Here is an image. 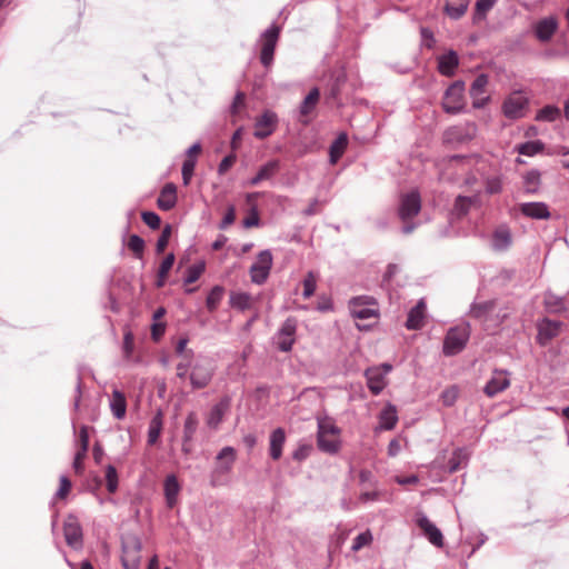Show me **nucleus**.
Wrapping results in <instances>:
<instances>
[{
	"instance_id": "1",
	"label": "nucleus",
	"mask_w": 569,
	"mask_h": 569,
	"mask_svg": "<svg viewBox=\"0 0 569 569\" xmlns=\"http://www.w3.org/2000/svg\"><path fill=\"white\" fill-rule=\"evenodd\" d=\"M470 335L471 327L469 322H462L458 326L451 327L443 339V355L452 357L460 353L466 348Z\"/></svg>"
},
{
	"instance_id": "2",
	"label": "nucleus",
	"mask_w": 569,
	"mask_h": 569,
	"mask_svg": "<svg viewBox=\"0 0 569 569\" xmlns=\"http://www.w3.org/2000/svg\"><path fill=\"white\" fill-rule=\"evenodd\" d=\"M281 33V26L272 22L260 36L261 50L260 62L263 67L269 68L273 63V57L277 43Z\"/></svg>"
},
{
	"instance_id": "3",
	"label": "nucleus",
	"mask_w": 569,
	"mask_h": 569,
	"mask_svg": "<svg viewBox=\"0 0 569 569\" xmlns=\"http://www.w3.org/2000/svg\"><path fill=\"white\" fill-rule=\"evenodd\" d=\"M441 107L448 114H458L465 110V82L456 80L445 91Z\"/></svg>"
},
{
	"instance_id": "4",
	"label": "nucleus",
	"mask_w": 569,
	"mask_h": 569,
	"mask_svg": "<svg viewBox=\"0 0 569 569\" xmlns=\"http://www.w3.org/2000/svg\"><path fill=\"white\" fill-rule=\"evenodd\" d=\"M477 126L475 122H463L447 128L442 134V141L447 146H461L476 138Z\"/></svg>"
},
{
	"instance_id": "5",
	"label": "nucleus",
	"mask_w": 569,
	"mask_h": 569,
	"mask_svg": "<svg viewBox=\"0 0 569 569\" xmlns=\"http://www.w3.org/2000/svg\"><path fill=\"white\" fill-rule=\"evenodd\" d=\"M214 375V367L207 358H199L191 365L189 373L190 385L193 390L209 386Z\"/></svg>"
},
{
	"instance_id": "6",
	"label": "nucleus",
	"mask_w": 569,
	"mask_h": 569,
	"mask_svg": "<svg viewBox=\"0 0 569 569\" xmlns=\"http://www.w3.org/2000/svg\"><path fill=\"white\" fill-rule=\"evenodd\" d=\"M298 321L295 317H288L273 337L277 349L281 352H290L296 342Z\"/></svg>"
},
{
	"instance_id": "7",
	"label": "nucleus",
	"mask_w": 569,
	"mask_h": 569,
	"mask_svg": "<svg viewBox=\"0 0 569 569\" xmlns=\"http://www.w3.org/2000/svg\"><path fill=\"white\" fill-rule=\"evenodd\" d=\"M377 300L371 296L353 297L349 301L350 313L356 319H370L379 316Z\"/></svg>"
},
{
	"instance_id": "8",
	"label": "nucleus",
	"mask_w": 569,
	"mask_h": 569,
	"mask_svg": "<svg viewBox=\"0 0 569 569\" xmlns=\"http://www.w3.org/2000/svg\"><path fill=\"white\" fill-rule=\"evenodd\" d=\"M272 253L269 249L258 253L257 262L252 263L249 269L250 279L256 284H263L270 274L272 268Z\"/></svg>"
},
{
	"instance_id": "9",
	"label": "nucleus",
	"mask_w": 569,
	"mask_h": 569,
	"mask_svg": "<svg viewBox=\"0 0 569 569\" xmlns=\"http://www.w3.org/2000/svg\"><path fill=\"white\" fill-rule=\"evenodd\" d=\"M142 542L139 537L133 536L122 543L121 565L123 569H139Z\"/></svg>"
},
{
	"instance_id": "10",
	"label": "nucleus",
	"mask_w": 569,
	"mask_h": 569,
	"mask_svg": "<svg viewBox=\"0 0 569 569\" xmlns=\"http://www.w3.org/2000/svg\"><path fill=\"white\" fill-rule=\"evenodd\" d=\"M421 210V198L417 190L405 193L400 198L398 216L406 222L416 217Z\"/></svg>"
},
{
	"instance_id": "11",
	"label": "nucleus",
	"mask_w": 569,
	"mask_h": 569,
	"mask_svg": "<svg viewBox=\"0 0 569 569\" xmlns=\"http://www.w3.org/2000/svg\"><path fill=\"white\" fill-rule=\"evenodd\" d=\"M529 100L519 92L510 94L502 103L503 116L510 120H517L525 116Z\"/></svg>"
},
{
	"instance_id": "12",
	"label": "nucleus",
	"mask_w": 569,
	"mask_h": 569,
	"mask_svg": "<svg viewBox=\"0 0 569 569\" xmlns=\"http://www.w3.org/2000/svg\"><path fill=\"white\" fill-rule=\"evenodd\" d=\"M63 536L69 547L80 550L83 547V531L78 518L69 515L63 523Z\"/></svg>"
},
{
	"instance_id": "13",
	"label": "nucleus",
	"mask_w": 569,
	"mask_h": 569,
	"mask_svg": "<svg viewBox=\"0 0 569 569\" xmlns=\"http://www.w3.org/2000/svg\"><path fill=\"white\" fill-rule=\"evenodd\" d=\"M415 521L430 543L438 548L443 546V535L441 530L432 523L423 512H417Z\"/></svg>"
},
{
	"instance_id": "14",
	"label": "nucleus",
	"mask_w": 569,
	"mask_h": 569,
	"mask_svg": "<svg viewBox=\"0 0 569 569\" xmlns=\"http://www.w3.org/2000/svg\"><path fill=\"white\" fill-rule=\"evenodd\" d=\"M563 326L561 321L543 318L537 326V342L546 347L553 338L558 337Z\"/></svg>"
},
{
	"instance_id": "15",
	"label": "nucleus",
	"mask_w": 569,
	"mask_h": 569,
	"mask_svg": "<svg viewBox=\"0 0 569 569\" xmlns=\"http://www.w3.org/2000/svg\"><path fill=\"white\" fill-rule=\"evenodd\" d=\"M508 370L495 369L492 377L487 381L483 387V392L487 397L493 398L500 392L505 391L510 386V379L508 378Z\"/></svg>"
},
{
	"instance_id": "16",
	"label": "nucleus",
	"mask_w": 569,
	"mask_h": 569,
	"mask_svg": "<svg viewBox=\"0 0 569 569\" xmlns=\"http://www.w3.org/2000/svg\"><path fill=\"white\" fill-rule=\"evenodd\" d=\"M278 117L273 111L266 110L254 123L256 130L253 136L257 139H266L271 136L276 129Z\"/></svg>"
},
{
	"instance_id": "17",
	"label": "nucleus",
	"mask_w": 569,
	"mask_h": 569,
	"mask_svg": "<svg viewBox=\"0 0 569 569\" xmlns=\"http://www.w3.org/2000/svg\"><path fill=\"white\" fill-rule=\"evenodd\" d=\"M237 452L233 447H223L217 455L218 463L212 471V476H224L232 470Z\"/></svg>"
},
{
	"instance_id": "18",
	"label": "nucleus",
	"mask_w": 569,
	"mask_h": 569,
	"mask_svg": "<svg viewBox=\"0 0 569 569\" xmlns=\"http://www.w3.org/2000/svg\"><path fill=\"white\" fill-rule=\"evenodd\" d=\"M231 397L223 396L211 409L207 417V426L217 430L223 421L224 415L230 410Z\"/></svg>"
},
{
	"instance_id": "19",
	"label": "nucleus",
	"mask_w": 569,
	"mask_h": 569,
	"mask_svg": "<svg viewBox=\"0 0 569 569\" xmlns=\"http://www.w3.org/2000/svg\"><path fill=\"white\" fill-rule=\"evenodd\" d=\"M78 446L79 448L74 453L72 467L76 473L81 475L84 469L83 460L86 459L89 449V432L87 426H81L79 430Z\"/></svg>"
},
{
	"instance_id": "20",
	"label": "nucleus",
	"mask_w": 569,
	"mask_h": 569,
	"mask_svg": "<svg viewBox=\"0 0 569 569\" xmlns=\"http://www.w3.org/2000/svg\"><path fill=\"white\" fill-rule=\"evenodd\" d=\"M520 212L530 219L547 220L551 213L545 202H523L519 206Z\"/></svg>"
},
{
	"instance_id": "21",
	"label": "nucleus",
	"mask_w": 569,
	"mask_h": 569,
	"mask_svg": "<svg viewBox=\"0 0 569 569\" xmlns=\"http://www.w3.org/2000/svg\"><path fill=\"white\" fill-rule=\"evenodd\" d=\"M177 201V186L172 182L166 183L157 199L158 208L163 211H169L176 207Z\"/></svg>"
},
{
	"instance_id": "22",
	"label": "nucleus",
	"mask_w": 569,
	"mask_h": 569,
	"mask_svg": "<svg viewBox=\"0 0 569 569\" xmlns=\"http://www.w3.org/2000/svg\"><path fill=\"white\" fill-rule=\"evenodd\" d=\"M380 371V368L373 367L365 370L368 389L373 396L380 395L387 386L386 377Z\"/></svg>"
},
{
	"instance_id": "23",
	"label": "nucleus",
	"mask_w": 569,
	"mask_h": 569,
	"mask_svg": "<svg viewBox=\"0 0 569 569\" xmlns=\"http://www.w3.org/2000/svg\"><path fill=\"white\" fill-rule=\"evenodd\" d=\"M459 66V56L458 53L450 49L447 53L441 54L438 58V71L440 74L445 77H452L456 73V70Z\"/></svg>"
},
{
	"instance_id": "24",
	"label": "nucleus",
	"mask_w": 569,
	"mask_h": 569,
	"mask_svg": "<svg viewBox=\"0 0 569 569\" xmlns=\"http://www.w3.org/2000/svg\"><path fill=\"white\" fill-rule=\"evenodd\" d=\"M199 426V419L194 411H190L183 423V436H182V451L184 453L190 452L189 443L193 440Z\"/></svg>"
},
{
	"instance_id": "25",
	"label": "nucleus",
	"mask_w": 569,
	"mask_h": 569,
	"mask_svg": "<svg viewBox=\"0 0 569 569\" xmlns=\"http://www.w3.org/2000/svg\"><path fill=\"white\" fill-rule=\"evenodd\" d=\"M286 442V431L283 428H276L269 437V455L272 460L277 461L282 456V449Z\"/></svg>"
},
{
	"instance_id": "26",
	"label": "nucleus",
	"mask_w": 569,
	"mask_h": 569,
	"mask_svg": "<svg viewBox=\"0 0 569 569\" xmlns=\"http://www.w3.org/2000/svg\"><path fill=\"white\" fill-rule=\"evenodd\" d=\"M558 22L553 17L543 18L535 27V36L541 42L549 41L557 31Z\"/></svg>"
},
{
	"instance_id": "27",
	"label": "nucleus",
	"mask_w": 569,
	"mask_h": 569,
	"mask_svg": "<svg viewBox=\"0 0 569 569\" xmlns=\"http://www.w3.org/2000/svg\"><path fill=\"white\" fill-rule=\"evenodd\" d=\"M426 311V303L423 300L417 302L415 307H412L406 320V328L408 330H418L423 326V318Z\"/></svg>"
},
{
	"instance_id": "28",
	"label": "nucleus",
	"mask_w": 569,
	"mask_h": 569,
	"mask_svg": "<svg viewBox=\"0 0 569 569\" xmlns=\"http://www.w3.org/2000/svg\"><path fill=\"white\" fill-rule=\"evenodd\" d=\"M497 307L496 300H486L481 302H472L469 309V315L480 321H486Z\"/></svg>"
},
{
	"instance_id": "29",
	"label": "nucleus",
	"mask_w": 569,
	"mask_h": 569,
	"mask_svg": "<svg viewBox=\"0 0 569 569\" xmlns=\"http://www.w3.org/2000/svg\"><path fill=\"white\" fill-rule=\"evenodd\" d=\"M523 193L527 196L537 194L541 186V172L531 169L522 176Z\"/></svg>"
},
{
	"instance_id": "30",
	"label": "nucleus",
	"mask_w": 569,
	"mask_h": 569,
	"mask_svg": "<svg viewBox=\"0 0 569 569\" xmlns=\"http://www.w3.org/2000/svg\"><path fill=\"white\" fill-rule=\"evenodd\" d=\"M475 201H476V197H468V196L459 194L455 199L450 214L452 216V218H455L457 220H461L469 213Z\"/></svg>"
},
{
	"instance_id": "31",
	"label": "nucleus",
	"mask_w": 569,
	"mask_h": 569,
	"mask_svg": "<svg viewBox=\"0 0 569 569\" xmlns=\"http://www.w3.org/2000/svg\"><path fill=\"white\" fill-rule=\"evenodd\" d=\"M163 491L167 507L173 508L177 503L178 495L180 491V485L174 475L167 476L163 483Z\"/></svg>"
},
{
	"instance_id": "32",
	"label": "nucleus",
	"mask_w": 569,
	"mask_h": 569,
	"mask_svg": "<svg viewBox=\"0 0 569 569\" xmlns=\"http://www.w3.org/2000/svg\"><path fill=\"white\" fill-rule=\"evenodd\" d=\"M398 422L397 407L390 402L379 413V428L392 430Z\"/></svg>"
},
{
	"instance_id": "33",
	"label": "nucleus",
	"mask_w": 569,
	"mask_h": 569,
	"mask_svg": "<svg viewBox=\"0 0 569 569\" xmlns=\"http://www.w3.org/2000/svg\"><path fill=\"white\" fill-rule=\"evenodd\" d=\"M348 134L346 132L339 133L331 142L329 147V162L331 164H336L339 161L348 147Z\"/></svg>"
},
{
	"instance_id": "34",
	"label": "nucleus",
	"mask_w": 569,
	"mask_h": 569,
	"mask_svg": "<svg viewBox=\"0 0 569 569\" xmlns=\"http://www.w3.org/2000/svg\"><path fill=\"white\" fill-rule=\"evenodd\" d=\"M511 242V232L507 227H499L493 231L491 246L496 251H506Z\"/></svg>"
},
{
	"instance_id": "35",
	"label": "nucleus",
	"mask_w": 569,
	"mask_h": 569,
	"mask_svg": "<svg viewBox=\"0 0 569 569\" xmlns=\"http://www.w3.org/2000/svg\"><path fill=\"white\" fill-rule=\"evenodd\" d=\"M229 305L232 309L243 312L253 307V298L248 292L231 291Z\"/></svg>"
},
{
	"instance_id": "36",
	"label": "nucleus",
	"mask_w": 569,
	"mask_h": 569,
	"mask_svg": "<svg viewBox=\"0 0 569 569\" xmlns=\"http://www.w3.org/2000/svg\"><path fill=\"white\" fill-rule=\"evenodd\" d=\"M469 455L466 448L455 449L447 463L448 473L457 472L459 469L467 465Z\"/></svg>"
},
{
	"instance_id": "37",
	"label": "nucleus",
	"mask_w": 569,
	"mask_h": 569,
	"mask_svg": "<svg viewBox=\"0 0 569 569\" xmlns=\"http://www.w3.org/2000/svg\"><path fill=\"white\" fill-rule=\"evenodd\" d=\"M110 409L112 415L117 419H122L127 411V400L123 392L118 389L112 391V398L110 400Z\"/></svg>"
},
{
	"instance_id": "38",
	"label": "nucleus",
	"mask_w": 569,
	"mask_h": 569,
	"mask_svg": "<svg viewBox=\"0 0 569 569\" xmlns=\"http://www.w3.org/2000/svg\"><path fill=\"white\" fill-rule=\"evenodd\" d=\"M162 426H163V415H162L161 410H158L157 413L151 418V420L149 422L148 445L153 446L158 441V439L161 435Z\"/></svg>"
},
{
	"instance_id": "39",
	"label": "nucleus",
	"mask_w": 569,
	"mask_h": 569,
	"mask_svg": "<svg viewBox=\"0 0 569 569\" xmlns=\"http://www.w3.org/2000/svg\"><path fill=\"white\" fill-rule=\"evenodd\" d=\"M319 99H320V90H319V88L315 87L308 92V94L302 100V102L299 107L300 116H303V117L309 116L316 109V107L319 102Z\"/></svg>"
},
{
	"instance_id": "40",
	"label": "nucleus",
	"mask_w": 569,
	"mask_h": 569,
	"mask_svg": "<svg viewBox=\"0 0 569 569\" xmlns=\"http://www.w3.org/2000/svg\"><path fill=\"white\" fill-rule=\"evenodd\" d=\"M497 0H477L472 13V23L477 24L486 19L487 13L493 8Z\"/></svg>"
},
{
	"instance_id": "41",
	"label": "nucleus",
	"mask_w": 569,
	"mask_h": 569,
	"mask_svg": "<svg viewBox=\"0 0 569 569\" xmlns=\"http://www.w3.org/2000/svg\"><path fill=\"white\" fill-rule=\"evenodd\" d=\"M545 143L541 140H531L516 146L519 154L533 157L545 150Z\"/></svg>"
},
{
	"instance_id": "42",
	"label": "nucleus",
	"mask_w": 569,
	"mask_h": 569,
	"mask_svg": "<svg viewBox=\"0 0 569 569\" xmlns=\"http://www.w3.org/2000/svg\"><path fill=\"white\" fill-rule=\"evenodd\" d=\"M347 77L343 72L337 74L332 80L329 89V93L327 99L332 100L337 103V106H341L342 102L339 100L340 91L342 86L346 83Z\"/></svg>"
},
{
	"instance_id": "43",
	"label": "nucleus",
	"mask_w": 569,
	"mask_h": 569,
	"mask_svg": "<svg viewBox=\"0 0 569 569\" xmlns=\"http://www.w3.org/2000/svg\"><path fill=\"white\" fill-rule=\"evenodd\" d=\"M468 4V1H461L459 3L447 2L443 7V11L450 19L459 20L465 16Z\"/></svg>"
},
{
	"instance_id": "44",
	"label": "nucleus",
	"mask_w": 569,
	"mask_h": 569,
	"mask_svg": "<svg viewBox=\"0 0 569 569\" xmlns=\"http://www.w3.org/2000/svg\"><path fill=\"white\" fill-rule=\"evenodd\" d=\"M223 295L224 288L222 286L217 284L212 287L206 299V306L210 312L217 310L218 306L222 300Z\"/></svg>"
},
{
	"instance_id": "45",
	"label": "nucleus",
	"mask_w": 569,
	"mask_h": 569,
	"mask_svg": "<svg viewBox=\"0 0 569 569\" xmlns=\"http://www.w3.org/2000/svg\"><path fill=\"white\" fill-rule=\"evenodd\" d=\"M317 445L320 451L336 455L340 450V441L338 439H328L327 436H317Z\"/></svg>"
},
{
	"instance_id": "46",
	"label": "nucleus",
	"mask_w": 569,
	"mask_h": 569,
	"mask_svg": "<svg viewBox=\"0 0 569 569\" xmlns=\"http://www.w3.org/2000/svg\"><path fill=\"white\" fill-rule=\"evenodd\" d=\"M559 117H560V109L553 104H547L537 112L536 120L553 122Z\"/></svg>"
},
{
	"instance_id": "47",
	"label": "nucleus",
	"mask_w": 569,
	"mask_h": 569,
	"mask_svg": "<svg viewBox=\"0 0 569 569\" xmlns=\"http://www.w3.org/2000/svg\"><path fill=\"white\" fill-rule=\"evenodd\" d=\"M279 169L280 161L278 159H272L262 164L257 173L264 181L271 179L279 171Z\"/></svg>"
},
{
	"instance_id": "48",
	"label": "nucleus",
	"mask_w": 569,
	"mask_h": 569,
	"mask_svg": "<svg viewBox=\"0 0 569 569\" xmlns=\"http://www.w3.org/2000/svg\"><path fill=\"white\" fill-rule=\"evenodd\" d=\"M488 76L486 73L478 74L472 81L469 93L472 98H477L478 96L485 92V88L488 84Z\"/></svg>"
},
{
	"instance_id": "49",
	"label": "nucleus",
	"mask_w": 569,
	"mask_h": 569,
	"mask_svg": "<svg viewBox=\"0 0 569 569\" xmlns=\"http://www.w3.org/2000/svg\"><path fill=\"white\" fill-rule=\"evenodd\" d=\"M146 242L139 234H131L128 240V248L136 258L141 259L143 256Z\"/></svg>"
},
{
	"instance_id": "50",
	"label": "nucleus",
	"mask_w": 569,
	"mask_h": 569,
	"mask_svg": "<svg viewBox=\"0 0 569 569\" xmlns=\"http://www.w3.org/2000/svg\"><path fill=\"white\" fill-rule=\"evenodd\" d=\"M106 485L107 490L110 493H114L118 490L119 485V478H118V471L114 466L108 465L106 467Z\"/></svg>"
},
{
	"instance_id": "51",
	"label": "nucleus",
	"mask_w": 569,
	"mask_h": 569,
	"mask_svg": "<svg viewBox=\"0 0 569 569\" xmlns=\"http://www.w3.org/2000/svg\"><path fill=\"white\" fill-rule=\"evenodd\" d=\"M204 271V262H199L190 266L187 270L186 277L183 278V282L186 284H191L196 282L202 272Z\"/></svg>"
},
{
	"instance_id": "52",
	"label": "nucleus",
	"mask_w": 569,
	"mask_h": 569,
	"mask_svg": "<svg viewBox=\"0 0 569 569\" xmlns=\"http://www.w3.org/2000/svg\"><path fill=\"white\" fill-rule=\"evenodd\" d=\"M546 308L550 312H561L565 310V303L561 297L552 293H547L545 298Z\"/></svg>"
},
{
	"instance_id": "53",
	"label": "nucleus",
	"mask_w": 569,
	"mask_h": 569,
	"mask_svg": "<svg viewBox=\"0 0 569 569\" xmlns=\"http://www.w3.org/2000/svg\"><path fill=\"white\" fill-rule=\"evenodd\" d=\"M373 540L372 533L370 530H366L359 533L352 541L351 550L357 552L366 546H369Z\"/></svg>"
},
{
	"instance_id": "54",
	"label": "nucleus",
	"mask_w": 569,
	"mask_h": 569,
	"mask_svg": "<svg viewBox=\"0 0 569 569\" xmlns=\"http://www.w3.org/2000/svg\"><path fill=\"white\" fill-rule=\"evenodd\" d=\"M171 232H172L171 224H166L157 240V243H156V252L158 254L162 253L166 250V248L169 243L170 237H171Z\"/></svg>"
},
{
	"instance_id": "55",
	"label": "nucleus",
	"mask_w": 569,
	"mask_h": 569,
	"mask_svg": "<svg viewBox=\"0 0 569 569\" xmlns=\"http://www.w3.org/2000/svg\"><path fill=\"white\" fill-rule=\"evenodd\" d=\"M197 159H186L182 163L181 174L184 186H188L193 177Z\"/></svg>"
},
{
	"instance_id": "56",
	"label": "nucleus",
	"mask_w": 569,
	"mask_h": 569,
	"mask_svg": "<svg viewBox=\"0 0 569 569\" xmlns=\"http://www.w3.org/2000/svg\"><path fill=\"white\" fill-rule=\"evenodd\" d=\"M312 451V446L306 442H300L298 447L292 451L291 458L295 461L301 462L306 460Z\"/></svg>"
},
{
	"instance_id": "57",
	"label": "nucleus",
	"mask_w": 569,
	"mask_h": 569,
	"mask_svg": "<svg viewBox=\"0 0 569 569\" xmlns=\"http://www.w3.org/2000/svg\"><path fill=\"white\" fill-rule=\"evenodd\" d=\"M141 219L152 230H157L161 226V218L154 211H142Z\"/></svg>"
},
{
	"instance_id": "58",
	"label": "nucleus",
	"mask_w": 569,
	"mask_h": 569,
	"mask_svg": "<svg viewBox=\"0 0 569 569\" xmlns=\"http://www.w3.org/2000/svg\"><path fill=\"white\" fill-rule=\"evenodd\" d=\"M340 429L330 420H319L317 436L339 435Z\"/></svg>"
},
{
	"instance_id": "59",
	"label": "nucleus",
	"mask_w": 569,
	"mask_h": 569,
	"mask_svg": "<svg viewBox=\"0 0 569 569\" xmlns=\"http://www.w3.org/2000/svg\"><path fill=\"white\" fill-rule=\"evenodd\" d=\"M421 46L427 49H433L436 39L432 30L428 27L420 28Z\"/></svg>"
},
{
	"instance_id": "60",
	"label": "nucleus",
	"mask_w": 569,
	"mask_h": 569,
	"mask_svg": "<svg viewBox=\"0 0 569 569\" xmlns=\"http://www.w3.org/2000/svg\"><path fill=\"white\" fill-rule=\"evenodd\" d=\"M302 284H303L302 297L305 299H308L315 293L316 288H317V282H316V279H315L312 272L308 273V276L303 279Z\"/></svg>"
},
{
	"instance_id": "61",
	"label": "nucleus",
	"mask_w": 569,
	"mask_h": 569,
	"mask_svg": "<svg viewBox=\"0 0 569 569\" xmlns=\"http://www.w3.org/2000/svg\"><path fill=\"white\" fill-rule=\"evenodd\" d=\"M502 191V180L500 177H490L486 180V193L498 194Z\"/></svg>"
},
{
	"instance_id": "62",
	"label": "nucleus",
	"mask_w": 569,
	"mask_h": 569,
	"mask_svg": "<svg viewBox=\"0 0 569 569\" xmlns=\"http://www.w3.org/2000/svg\"><path fill=\"white\" fill-rule=\"evenodd\" d=\"M242 226L247 229L260 226L259 211L256 206L250 209L248 217L242 221Z\"/></svg>"
},
{
	"instance_id": "63",
	"label": "nucleus",
	"mask_w": 569,
	"mask_h": 569,
	"mask_svg": "<svg viewBox=\"0 0 569 569\" xmlns=\"http://www.w3.org/2000/svg\"><path fill=\"white\" fill-rule=\"evenodd\" d=\"M458 398V389L456 387H451L449 389H446L441 393V400L442 403L446 407H451L455 405L456 400Z\"/></svg>"
},
{
	"instance_id": "64",
	"label": "nucleus",
	"mask_w": 569,
	"mask_h": 569,
	"mask_svg": "<svg viewBox=\"0 0 569 569\" xmlns=\"http://www.w3.org/2000/svg\"><path fill=\"white\" fill-rule=\"evenodd\" d=\"M237 160V156L234 152H231L229 154H227L219 163L218 166V173L220 176L228 172V170L234 164Z\"/></svg>"
}]
</instances>
